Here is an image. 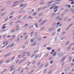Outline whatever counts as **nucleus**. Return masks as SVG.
I'll list each match as a JSON object with an SVG mask.
<instances>
[{"mask_svg":"<svg viewBox=\"0 0 74 74\" xmlns=\"http://www.w3.org/2000/svg\"><path fill=\"white\" fill-rule=\"evenodd\" d=\"M6 46V45H5L4 46H3L1 48L2 49V48H4V47H5Z\"/></svg>","mask_w":74,"mask_h":74,"instance_id":"28","label":"nucleus"},{"mask_svg":"<svg viewBox=\"0 0 74 74\" xmlns=\"http://www.w3.org/2000/svg\"><path fill=\"white\" fill-rule=\"evenodd\" d=\"M4 14H5V13H3L1 15V16H3V15H4Z\"/></svg>","mask_w":74,"mask_h":74,"instance_id":"56","label":"nucleus"},{"mask_svg":"<svg viewBox=\"0 0 74 74\" xmlns=\"http://www.w3.org/2000/svg\"><path fill=\"white\" fill-rule=\"evenodd\" d=\"M70 48H71L70 47H68L67 49V50H69V49H70Z\"/></svg>","mask_w":74,"mask_h":74,"instance_id":"23","label":"nucleus"},{"mask_svg":"<svg viewBox=\"0 0 74 74\" xmlns=\"http://www.w3.org/2000/svg\"><path fill=\"white\" fill-rule=\"evenodd\" d=\"M23 70H21V72H20V73H23Z\"/></svg>","mask_w":74,"mask_h":74,"instance_id":"50","label":"nucleus"},{"mask_svg":"<svg viewBox=\"0 0 74 74\" xmlns=\"http://www.w3.org/2000/svg\"><path fill=\"white\" fill-rule=\"evenodd\" d=\"M10 37V35H8V36H7V38H9V37Z\"/></svg>","mask_w":74,"mask_h":74,"instance_id":"61","label":"nucleus"},{"mask_svg":"<svg viewBox=\"0 0 74 74\" xmlns=\"http://www.w3.org/2000/svg\"><path fill=\"white\" fill-rule=\"evenodd\" d=\"M26 59V57H25L24 58H23V59H24V60H25Z\"/></svg>","mask_w":74,"mask_h":74,"instance_id":"57","label":"nucleus"},{"mask_svg":"<svg viewBox=\"0 0 74 74\" xmlns=\"http://www.w3.org/2000/svg\"><path fill=\"white\" fill-rule=\"evenodd\" d=\"M69 1H70L71 2H72L73 1H74V0H69Z\"/></svg>","mask_w":74,"mask_h":74,"instance_id":"36","label":"nucleus"},{"mask_svg":"<svg viewBox=\"0 0 74 74\" xmlns=\"http://www.w3.org/2000/svg\"><path fill=\"white\" fill-rule=\"evenodd\" d=\"M21 55H19L18 56V58H21Z\"/></svg>","mask_w":74,"mask_h":74,"instance_id":"35","label":"nucleus"},{"mask_svg":"<svg viewBox=\"0 0 74 74\" xmlns=\"http://www.w3.org/2000/svg\"><path fill=\"white\" fill-rule=\"evenodd\" d=\"M47 49L48 50H51V47H47Z\"/></svg>","mask_w":74,"mask_h":74,"instance_id":"12","label":"nucleus"},{"mask_svg":"<svg viewBox=\"0 0 74 74\" xmlns=\"http://www.w3.org/2000/svg\"><path fill=\"white\" fill-rule=\"evenodd\" d=\"M37 52H38V51H36L34 52V53H37Z\"/></svg>","mask_w":74,"mask_h":74,"instance_id":"38","label":"nucleus"},{"mask_svg":"<svg viewBox=\"0 0 74 74\" xmlns=\"http://www.w3.org/2000/svg\"><path fill=\"white\" fill-rule=\"evenodd\" d=\"M11 55V53H9L6 56H5V57H6V56H10V55Z\"/></svg>","mask_w":74,"mask_h":74,"instance_id":"14","label":"nucleus"},{"mask_svg":"<svg viewBox=\"0 0 74 74\" xmlns=\"http://www.w3.org/2000/svg\"><path fill=\"white\" fill-rule=\"evenodd\" d=\"M19 29V27H18L16 29V30H18Z\"/></svg>","mask_w":74,"mask_h":74,"instance_id":"47","label":"nucleus"},{"mask_svg":"<svg viewBox=\"0 0 74 74\" xmlns=\"http://www.w3.org/2000/svg\"><path fill=\"white\" fill-rule=\"evenodd\" d=\"M27 54L28 55V56H30V52H28Z\"/></svg>","mask_w":74,"mask_h":74,"instance_id":"15","label":"nucleus"},{"mask_svg":"<svg viewBox=\"0 0 74 74\" xmlns=\"http://www.w3.org/2000/svg\"><path fill=\"white\" fill-rule=\"evenodd\" d=\"M60 29H58V32H60Z\"/></svg>","mask_w":74,"mask_h":74,"instance_id":"45","label":"nucleus"},{"mask_svg":"<svg viewBox=\"0 0 74 74\" xmlns=\"http://www.w3.org/2000/svg\"><path fill=\"white\" fill-rule=\"evenodd\" d=\"M19 21H18L16 23H19Z\"/></svg>","mask_w":74,"mask_h":74,"instance_id":"54","label":"nucleus"},{"mask_svg":"<svg viewBox=\"0 0 74 74\" xmlns=\"http://www.w3.org/2000/svg\"><path fill=\"white\" fill-rule=\"evenodd\" d=\"M30 62H29L28 63V64H27V66H29L30 65Z\"/></svg>","mask_w":74,"mask_h":74,"instance_id":"27","label":"nucleus"},{"mask_svg":"<svg viewBox=\"0 0 74 74\" xmlns=\"http://www.w3.org/2000/svg\"><path fill=\"white\" fill-rule=\"evenodd\" d=\"M43 66V65H41L40 66V67H42Z\"/></svg>","mask_w":74,"mask_h":74,"instance_id":"62","label":"nucleus"},{"mask_svg":"<svg viewBox=\"0 0 74 74\" xmlns=\"http://www.w3.org/2000/svg\"><path fill=\"white\" fill-rule=\"evenodd\" d=\"M42 21V19H40L39 21V22H41Z\"/></svg>","mask_w":74,"mask_h":74,"instance_id":"42","label":"nucleus"},{"mask_svg":"<svg viewBox=\"0 0 74 74\" xmlns=\"http://www.w3.org/2000/svg\"><path fill=\"white\" fill-rule=\"evenodd\" d=\"M52 51L53 52H55V50H52Z\"/></svg>","mask_w":74,"mask_h":74,"instance_id":"49","label":"nucleus"},{"mask_svg":"<svg viewBox=\"0 0 74 74\" xmlns=\"http://www.w3.org/2000/svg\"><path fill=\"white\" fill-rule=\"evenodd\" d=\"M8 44V42H7L5 43L6 45H7V44Z\"/></svg>","mask_w":74,"mask_h":74,"instance_id":"64","label":"nucleus"},{"mask_svg":"<svg viewBox=\"0 0 74 74\" xmlns=\"http://www.w3.org/2000/svg\"><path fill=\"white\" fill-rule=\"evenodd\" d=\"M28 19H32V17L31 16H29L28 17Z\"/></svg>","mask_w":74,"mask_h":74,"instance_id":"26","label":"nucleus"},{"mask_svg":"<svg viewBox=\"0 0 74 74\" xmlns=\"http://www.w3.org/2000/svg\"><path fill=\"white\" fill-rule=\"evenodd\" d=\"M15 36H16V35H13L12 36V38H14V37H15Z\"/></svg>","mask_w":74,"mask_h":74,"instance_id":"29","label":"nucleus"},{"mask_svg":"<svg viewBox=\"0 0 74 74\" xmlns=\"http://www.w3.org/2000/svg\"><path fill=\"white\" fill-rule=\"evenodd\" d=\"M67 7H69V8H70L71 7V6L70 5H69Z\"/></svg>","mask_w":74,"mask_h":74,"instance_id":"32","label":"nucleus"},{"mask_svg":"<svg viewBox=\"0 0 74 74\" xmlns=\"http://www.w3.org/2000/svg\"><path fill=\"white\" fill-rule=\"evenodd\" d=\"M9 60H7L6 61V63H8L9 62Z\"/></svg>","mask_w":74,"mask_h":74,"instance_id":"59","label":"nucleus"},{"mask_svg":"<svg viewBox=\"0 0 74 74\" xmlns=\"http://www.w3.org/2000/svg\"><path fill=\"white\" fill-rule=\"evenodd\" d=\"M60 23L58 22V23H57V25H59Z\"/></svg>","mask_w":74,"mask_h":74,"instance_id":"37","label":"nucleus"},{"mask_svg":"<svg viewBox=\"0 0 74 74\" xmlns=\"http://www.w3.org/2000/svg\"><path fill=\"white\" fill-rule=\"evenodd\" d=\"M69 42H70L69 41H68V42H67V43H66L65 45H68V44H69Z\"/></svg>","mask_w":74,"mask_h":74,"instance_id":"20","label":"nucleus"},{"mask_svg":"<svg viewBox=\"0 0 74 74\" xmlns=\"http://www.w3.org/2000/svg\"><path fill=\"white\" fill-rule=\"evenodd\" d=\"M74 64L72 63V64H71V66H74Z\"/></svg>","mask_w":74,"mask_h":74,"instance_id":"60","label":"nucleus"},{"mask_svg":"<svg viewBox=\"0 0 74 74\" xmlns=\"http://www.w3.org/2000/svg\"><path fill=\"white\" fill-rule=\"evenodd\" d=\"M69 61H71V60H72V58H71V56L69 57Z\"/></svg>","mask_w":74,"mask_h":74,"instance_id":"10","label":"nucleus"},{"mask_svg":"<svg viewBox=\"0 0 74 74\" xmlns=\"http://www.w3.org/2000/svg\"><path fill=\"white\" fill-rule=\"evenodd\" d=\"M6 34H5V35H4L3 36V38H4V37H6Z\"/></svg>","mask_w":74,"mask_h":74,"instance_id":"43","label":"nucleus"},{"mask_svg":"<svg viewBox=\"0 0 74 74\" xmlns=\"http://www.w3.org/2000/svg\"><path fill=\"white\" fill-rule=\"evenodd\" d=\"M33 27V25H31L29 28V29H31L32 28V27Z\"/></svg>","mask_w":74,"mask_h":74,"instance_id":"19","label":"nucleus"},{"mask_svg":"<svg viewBox=\"0 0 74 74\" xmlns=\"http://www.w3.org/2000/svg\"><path fill=\"white\" fill-rule=\"evenodd\" d=\"M47 36H45V37H43V38H47Z\"/></svg>","mask_w":74,"mask_h":74,"instance_id":"63","label":"nucleus"},{"mask_svg":"<svg viewBox=\"0 0 74 74\" xmlns=\"http://www.w3.org/2000/svg\"><path fill=\"white\" fill-rule=\"evenodd\" d=\"M38 38L39 41H40V40H41V37L40 36H38Z\"/></svg>","mask_w":74,"mask_h":74,"instance_id":"4","label":"nucleus"},{"mask_svg":"<svg viewBox=\"0 0 74 74\" xmlns=\"http://www.w3.org/2000/svg\"><path fill=\"white\" fill-rule=\"evenodd\" d=\"M21 16H22L21 15L19 16V17H18V18L19 19Z\"/></svg>","mask_w":74,"mask_h":74,"instance_id":"40","label":"nucleus"},{"mask_svg":"<svg viewBox=\"0 0 74 74\" xmlns=\"http://www.w3.org/2000/svg\"><path fill=\"white\" fill-rule=\"evenodd\" d=\"M18 1H16L14 2V4H15L16 3H18Z\"/></svg>","mask_w":74,"mask_h":74,"instance_id":"53","label":"nucleus"},{"mask_svg":"<svg viewBox=\"0 0 74 74\" xmlns=\"http://www.w3.org/2000/svg\"><path fill=\"white\" fill-rule=\"evenodd\" d=\"M26 7V6H25V5H23V4H21L20 5L19 7Z\"/></svg>","mask_w":74,"mask_h":74,"instance_id":"3","label":"nucleus"},{"mask_svg":"<svg viewBox=\"0 0 74 74\" xmlns=\"http://www.w3.org/2000/svg\"><path fill=\"white\" fill-rule=\"evenodd\" d=\"M25 56V54H23L22 56V57L23 58V57H24Z\"/></svg>","mask_w":74,"mask_h":74,"instance_id":"44","label":"nucleus"},{"mask_svg":"<svg viewBox=\"0 0 74 74\" xmlns=\"http://www.w3.org/2000/svg\"><path fill=\"white\" fill-rule=\"evenodd\" d=\"M34 25L36 27H38V24H35Z\"/></svg>","mask_w":74,"mask_h":74,"instance_id":"16","label":"nucleus"},{"mask_svg":"<svg viewBox=\"0 0 74 74\" xmlns=\"http://www.w3.org/2000/svg\"><path fill=\"white\" fill-rule=\"evenodd\" d=\"M71 4H74V2H71Z\"/></svg>","mask_w":74,"mask_h":74,"instance_id":"55","label":"nucleus"},{"mask_svg":"<svg viewBox=\"0 0 74 74\" xmlns=\"http://www.w3.org/2000/svg\"><path fill=\"white\" fill-rule=\"evenodd\" d=\"M56 55V52H55L53 53V56H55V55Z\"/></svg>","mask_w":74,"mask_h":74,"instance_id":"13","label":"nucleus"},{"mask_svg":"<svg viewBox=\"0 0 74 74\" xmlns=\"http://www.w3.org/2000/svg\"><path fill=\"white\" fill-rule=\"evenodd\" d=\"M36 14H37V12H35L33 13L32 15L33 16H35V15H36Z\"/></svg>","mask_w":74,"mask_h":74,"instance_id":"9","label":"nucleus"},{"mask_svg":"<svg viewBox=\"0 0 74 74\" xmlns=\"http://www.w3.org/2000/svg\"><path fill=\"white\" fill-rule=\"evenodd\" d=\"M34 39L33 40V39H32L30 40V41L31 42H32L33 41H34Z\"/></svg>","mask_w":74,"mask_h":74,"instance_id":"18","label":"nucleus"},{"mask_svg":"<svg viewBox=\"0 0 74 74\" xmlns=\"http://www.w3.org/2000/svg\"><path fill=\"white\" fill-rule=\"evenodd\" d=\"M8 18H6V19H5V22H6V21H8Z\"/></svg>","mask_w":74,"mask_h":74,"instance_id":"30","label":"nucleus"},{"mask_svg":"<svg viewBox=\"0 0 74 74\" xmlns=\"http://www.w3.org/2000/svg\"><path fill=\"white\" fill-rule=\"evenodd\" d=\"M35 61H34L33 62L32 64H34L35 63Z\"/></svg>","mask_w":74,"mask_h":74,"instance_id":"52","label":"nucleus"},{"mask_svg":"<svg viewBox=\"0 0 74 74\" xmlns=\"http://www.w3.org/2000/svg\"><path fill=\"white\" fill-rule=\"evenodd\" d=\"M40 56L39 55H36L35 56V59H36L37 58L39 57Z\"/></svg>","mask_w":74,"mask_h":74,"instance_id":"6","label":"nucleus"},{"mask_svg":"<svg viewBox=\"0 0 74 74\" xmlns=\"http://www.w3.org/2000/svg\"><path fill=\"white\" fill-rule=\"evenodd\" d=\"M58 56L59 57H62V56H63V53H59L58 54Z\"/></svg>","mask_w":74,"mask_h":74,"instance_id":"2","label":"nucleus"},{"mask_svg":"<svg viewBox=\"0 0 74 74\" xmlns=\"http://www.w3.org/2000/svg\"><path fill=\"white\" fill-rule=\"evenodd\" d=\"M53 3V1L49 2H48V3H49V4H51V3Z\"/></svg>","mask_w":74,"mask_h":74,"instance_id":"41","label":"nucleus"},{"mask_svg":"<svg viewBox=\"0 0 74 74\" xmlns=\"http://www.w3.org/2000/svg\"><path fill=\"white\" fill-rule=\"evenodd\" d=\"M23 61L22 60H21L19 62V64H21L22 62Z\"/></svg>","mask_w":74,"mask_h":74,"instance_id":"22","label":"nucleus"},{"mask_svg":"<svg viewBox=\"0 0 74 74\" xmlns=\"http://www.w3.org/2000/svg\"><path fill=\"white\" fill-rule=\"evenodd\" d=\"M12 17H13V16H11L9 17V18H12Z\"/></svg>","mask_w":74,"mask_h":74,"instance_id":"51","label":"nucleus"},{"mask_svg":"<svg viewBox=\"0 0 74 74\" xmlns=\"http://www.w3.org/2000/svg\"><path fill=\"white\" fill-rule=\"evenodd\" d=\"M23 53H26V51H24L23 52Z\"/></svg>","mask_w":74,"mask_h":74,"instance_id":"24","label":"nucleus"},{"mask_svg":"<svg viewBox=\"0 0 74 74\" xmlns=\"http://www.w3.org/2000/svg\"><path fill=\"white\" fill-rule=\"evenodd\" d=\"M15 6H16V5H13L12 6V7H15Z\"/></svg>","mask_w":74,"mask_h":74,"instance_id":"33","label":"nucleus"},{"mask_svg":"<svg viewBox=\"0 0 74 74\" xmlns=\"http://www.w3.org/2000/svg\"><path fill=\"white\" fill-rule=\"evenodd\" d=\"M15 57L14 56L12 58H11V60H13L14 59H15Z\"/></svg>","mask_w":74,"mask_h":74,"instance_id":"17","label":"nucleus"},{"mask_svg":"<svg viewBox=\"0 0 74 74\" xmlns=\"http://www.w3.org/2000/svg\"><path fill=\"white\" fill-rule=\"evenodd\" d=\"M13 67H14V65H12L10 68V71H12V70H13Z\"/></svg>","mask_w":74,"mask_h":74,"instance_id":"1","label":"nucleus"},{"mask_svg":"<svg viewBox=\"0 0 74 74\" xmlns=\"http://www.w3.org/2000/svg\"><path fill=\"white\" fill-rule=\"evenodd\" d=\"M14 43L12 44L10 46V47L11 48V47H14Z\"/></svg>","mask_w":74,"mask_h":74,"instance_id":"8","label":"nucleus"},{"mask_svg":"<svg viewBox=\"0 0 74 74\" xmlns=\"http://www.w3.org/2000/svg\"><path fill=\"white\" fill-rule=\"evenodd\" d=\"M26 17H27V16H24V18H23V19H25L26 18Z\"/></svg>","mask_w":74,"mask_h":74,"instance_id":"48","label":"nucleus"},{"mask_svg":"<svg viewBox=\"0 0 74 74\" xmlns=\"http://www.w3.org/2000/svg\"><path fill=\"white\" fill-rule=\"evenodd\" d=\"M28 37V36H26L25 37V38H24V39H25V40H26V38H27V37Z\"/></svg>","mask_w":74,"mask_h":74,"instance_id":"31","label":"nucleus"},{"mask_svg":"<svg viewBox=\"0 0 74 74\" xmlns=\"http://www.w3.org/2000/svg\"><path fill=\"white\" fill-rule=\"evenodd\" d=\"M18 62H19V60H17L16 62V63H18Z\"/></svg>","mask_w":74,"mask_h":74,"instance_id":"34","label":"nucleus"},{"mask_svg":"<svg viewBox=\"0 0 74 74\" xmlns=\"http://www.w3.org/2000/svg\"><path fill=\"white\" fill-rule=\"evenodd\" d=\"M58 6H56L54 7V8H53L54 10H55L56 9H58Z\"/></svg>","mask_w":74,"mask_h":74,"instance_id":"7","label":"nucleus"},{"mask_svg":"<svg viewBox=\"0 0 74 74\" xmlns=\"http://www.w3.org/2000/svg\"><path fill=\"white\" fill-rule=\"evenodd\" d=\"M4 26H3L2 27V29H5V25H4Z\"/></svg>","mask_w":74,"mask_h":74,"instance_id":"21","label":"nucleus"},{"mask_svg":"<svg viewBox=\"0 0 74 74\" xmlns=\"http://www.w3.org/2000/svg\"><path fill=\"white\" fill-rule=\"evenodd\" d=\"M14 12H12L10 14V15H13V14H14Z\"/></svg>","mask_w":74,"mask_h":74,"instance_id":"25","label":"nucleus"},{"mask_svg":"<svg viewBox=\"0 0 74 74\" xmlns=\"http://www.w3.org/2000/svg\"><path fill=\"white\" fill-rule=\"evenodd\" d=\"M24 27H27V26H28V24H26L24 25Z\"/></svg>","mask_w":74,"mask_h":74,"instance_id":"11","label":"nucleus"},{"mask_svg":"<svg viewBox=\"0 0 74 74\" xmlns=\"http://www.w3.org/2000/svg\"><path fill=\"white\" fill-rule=\"evenodd\" d=\"M53 61H51L50 62V63H51V64H52V63H53Z\"/></svg>","mask_w":74,"mask_h":74,"instance_id":"39","label":"nucleus"},{"mask_svg":"<svg viewBox=\"0 0 74 74\" xmlns=\"http://www.w3.org/2000/svg\"><path fill=\"white\" fill-rule=\"evenodd\" d=\"M6 71V70H4L3 72L2 73V74H3V73H4V72H5V71Z\"/></svg>","mask_w":74,"mask_h":74,"instance_id":"46","label":"nucleus"},{"mask_svg":"<svg viewBox=\"0 0 74 74\" xmlns=\"http://www.w3.org/2000/svg\"><path fill=\"white\" fill-rule=\"evenodd\" d=\"M70 21H71V19H69L68 21V22H70Z\"/></svg>","mask_w":74,"mask_h":74,"instance_id":"58","label":"nucleus"},{"mask_svg":"<svg viewBox=\"0 0 74 74\" xmlns=\"http://www.w3.org/2000/svg\"><path fill=\"white\" fill-rule=\"evenodd\" d=\"M53 5H52V7H51L50 8V9H52V8H53V7H55V6L56 5V4H53Z\"/></svg>","mask_w":74,"mask_h":74,"instance_id":"5","label":"nucleus"}]
</instances>
